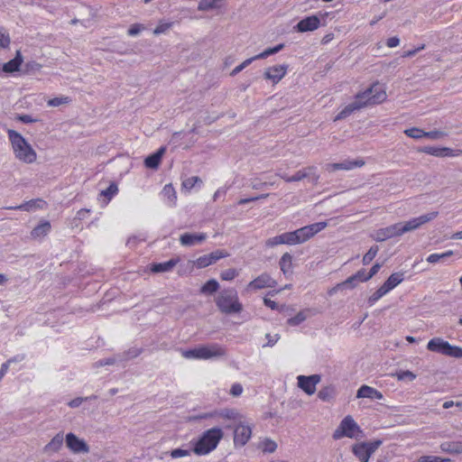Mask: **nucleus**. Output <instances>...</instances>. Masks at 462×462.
I'll list each match as a JSON object with an SVG mask.
<instances>
[{
    "instance_id": "1",
    "label": "nucleus",
    "mask_w": 462,
    "mask_h": 462,
    "mask_svg": "<svg viewBox=\"0 0 462 462\" xmlns=\"http://www.w3.org/2000/svg\"><path fill=\"white\" fill-rule=\"evenodd\" d=\"M386 99V93L382 87L375 83L355 97V101L346 106L335 117V121L342 120L352 113L369 105H375Z\"/></svg>"
},
{
    "instance_id": "2",
    "label": "nucleus",
    "mask_w": 462,
    "mask_h": 462,
    "mask_svg": "<svg viewBox=\"0 0 462 462\" xmlns=\"http://www.w3.org/2000/svg\"><path fill=\"white\" fill-rule=\"evenodd\" d=\"M386 99V93L382 87L375 83L355 97V101L346 106L335 117V121L342 120L352 113L369 105H375Z\"/></svg>"
},
{
    "instance_id": "3",
    "label": "nucleus",
    "mask_w": 462,
    "mask_h": 462,
    "mask_svg": "<svg viewBox=\"0 0 462 462\" xmlns=\"http://www.w3.org/2000/svg\"><path fill=\"white\" fill-rule=\"evenodd\" d=\"M7 135L17 160L27 164H31L36 161V152L20 133L9 129L7 130Z\"/></svg>"
},
{
    "instance_id": "4",
    "label": "nucleus",
    "mask_w": 462,
    "mask_h": 462,
    "mask_svg": "<svg viewBox=\"0 0 462 462\" xmlns=\"http://www.w3.org/2000/svg\"><path fill=\"white\" fill-rule=\"evenodd\" d=\"M223 437V431L220 428H212L204 432L202 437L197 441L194 452L198 455H206L215 449Z\"/></svg>"
},
{
    "instance_id": "5",
    "label": "nucleus",
    "mask_w": 462,
    "mask_h": 462,
    "mask_svg": "<svg viewBox=\"0 0 462 462\" xmlns=\"http://www.w3.org/2000/svg\"><path fill=\"white\" fill-rule=\"evenodd\" d=\"M217 308L225 314L239 313L243 307L234 289L222 291L216 300Z\"/></svg>"
},
{
    "instance_id": "6",
    "label": "nucleus",
    "mask_w": 462,
    "mask_h": 462,
    "mask_svg": "<svg viewBox=\"0 0 462 462\" xmlns=\"http://www.w3.org/2000/svg\"><path fill=\"white\" fill-rule=\"evenodd\" d=\"M183 357L187 359H210L213 357H220L226 355V350L217 344L209 346H200L196 348L183 350L181 352Z\"/></svg>"
},
{
    "instance_id": "7",
    "label": "nucleus",
    "mask_w": 462,
    "mask_h": 462,
    "mask_svg": "<svg viewBox=\"0 0 462 462\" xmlns=\"http://www.w3.org/2000/svg\"><path fill=\"white\" fill-rule=\"evenodd\" d=\"M364 436L363 430L355 421L352 416H346L339 423L333 433L334 439H340L344 437L358 439Z\"/></svg>"
},
{
    "instance_id": "8",
    "label": "nucleus",
    "mask_w": 462,
    "mask_h": 462,
    "mask_svg": "<svg viewBox=\"0 0 462 462\" xmlns=\"http://www.w3.org/2000/svg\"><path fill=\"white\" fill-rule=\"evenodd\" d=\"M427 349L446 356L462 358V347L452 346L441 337L431 338L428 342Z\"/></svg>"
},
{
    "instance_id": "9",
    "label": "nucleus",
    "mask_w": 462,
    "mask_h": 462,
    "mask_svg": "<svg viewBox=\"0 0 462 462\" xmlns=\"http://www.w3.org/2000/svg\"><path fill=\"white\" fill-rule=\"evenodd\" d=\"M438 211H431L420 217H413L406 222H399L398 224L401 235L402 236L405 233L419 229L424 224H427L430 221L435 219L438 217Z\"/></svg>"
},
{
    "instance_id": "10",
    "label": "nucleus",
    "mask_w": 462,
    "mask_h": 462,
    "mask_svg": "<svg viewBox=\"0 0 462 462\" xmlns=\"http://www.w3.org/2000/svg\"><path fill=\"white\" fill-rule=\"evenodd\" d=\"M328 223L327 222H317L309 226H305L303 227H300L299 229H296L293 231V234H295L296 239L298 244H302L311 237H313L316 234L323 230L325 227H327Z\"/></svg>"
},
{
    "instance_id": "11",
    "label": "nucleus",
    "mask_w": 462,
    "mask_h": 462,
    "mask_svg": "<svg viewBox=\"0 0 462 462\" xmlns=\"http://www.w3.org/2000/svg\"><path fill=\"white\" fill-rule=\"evenodd\" d=\"M298 386L308 395H312L316 392L317 384L321 381L319 374L299 375L297 377Z\"/></svg>"
},
{
    "instance_id": "12",
    "label": "nucleus",
    "mask_w": 462,
    "mask_h": 462,
    "mask_svg": "<svg viewBox=\"0 0 462 462\" xmlns=\"http://www.w3.org/2000/svg\"><path fill=\"white\" fill-rule=\"evenodd\" d=\"M66 445L73 453L76 454L89 452V447L86 441L78 438L72 432L66 435Z\"/></svg>"
},
{
    "instance_id": "13",
    "label": "nucleus",
    "mask_w": 462,
    "mask_h": 462,
    "mask_svg": "<svg viewBox=\"0 0 462 462\" xmlns=\"http://www.w3.org/2000/svg\"><path fill=\"white\" fill-rule=\"evenodd\" d=\"M228 255V253L224 250H216L208 254L199 256L196 260L195 264L198 268H205Z\"/></svg>"
},
{
    "instance_id": "14",
    "label": "nucleus",
    "mask_w": 462,
    "mask_h": 462,
    "mask_svg": "<svg viewBox=\"0 0 462 462\" xmlns=\"http://www.w3.org/2000/svg\"><path fill=\"white\" fill-rule=\"evenodd\" d=\"M277 282L268 273H263L253 281L246 287V290H261L264 288H274Z\"/></svg>"
},
{
    "instance_id": "15",
    "label": "nucleus",
    "mask_w": 462,
    "mask_h": 462,
    "mask_svg": "<svg viewBox=\"0 0 462 462\" xmlns=\"http://www.w3.org/2000/svg\"><path fill=\"white\" fill-rule=\"evenodd\" d=\"M401 236L402 235H401L399 224L395 223L389 226L376 230L375 233L373 235V238L377 242H383L387 239H390V238H393L395 236Z\"/></svg>"
},
{
    "instance_id": "16",
    "label": "nucleus",
    "mask_w": 462,
    "mask_h": 462,
    "mask_svg": "<svg viewBox=\"0 0 462 462\" xmlns=\"http://www.w3.org/2000/svg\"><path fill=\"white\" fill-rule=\"evenodd\" d=\"M252 429L248 425L239 423L234 430V443L236 446L243 447L250 439Z\"/></svg>"
},
{
    "instance_id": "17",
    "label": "nucleus",
    "mask_w": 462,
    "mask_h": 462,
    "mask_svg": "<svg viewBox=\"0 0 462 462\" xmlns=\"http://www.w3.org/2000/svg\"><path fill=\"white\" fill-rule=\"evenodd\" d=\"M320 26V19L318 15H310L300 20L295 29L300 32H313Z\"/></svg>"
},
{
    "instance_id": "18",
    "label": "nucleus",
    "mask_w": 462,
    "mask_h": 462,
    "mask_svg": "<svg viewBox=\"0 0 462 462\" xmlns=\"http://www.w3.org/2000/svg\"><path fill=\"white\" fill-rule=\"evenodd\" d=\"M305 178H310L313 184H317L319 180V175L317 173V167L309 166L302 170L298 171L294 175L290 177L289 180L300 181Z\"/></svg>"
},
{
    "instance_id": "19",
    "label": "nucleus",
    "mask_w": 462,
    "mask_h": 462,
    "mask_svg": "<svg viewBox=\"0 0 462 462\" xmlns=\"http://www.w3.org/2000/svg\"><path fill=\"white\" fill-rule=\"evenodd\" d=\"M365 164L363 160H354V161H344L338 163H328L326 165V171L329 172H333L336 171H349L354 168L362 167Z\"/></svg>"
},
{
    "instance_id": "20",
    "label": "nucleus",
    "mask_w": 462,
    "mask_h": 462,
    "mask_svg": "<svg viewBox=\"0 0 462 462\" xmlns=\"http://www.w3.org/2000/svg\"><path fill=\"white\" fill-rule=\"evenodd\" d=\"M287 69V65H275L269 67L264 71V78L273 81L274 84L278 83L286 75Z\"/></svg>"
},
{
    "instance_id": "21",
    "label": "nucleus",
    "mask_w": 462,
    "mask_h": 462,
    "mask_svg": "<svg viewBox=\"0 0 462 462\" xmlns=\"http://www.w3.org/2000/svg\"><path fill=\"white\" fill-rule=\"evenodd\" d=\"M207 238L205 233L191 234L184 233L180 236V242L184 246H193L198 244H201Z\"/></svg>"
},
{
    "instance_id": "22",
    "label": "nucleus",
    "mask_w": 462,
    "mask_h": 462,
    "mask_svg": "<svg viewBox=\"0 0 462 462\" xmlns=\"http://www.w3.org/2000/svg\"><path fill=\"white\" fill-rule=\"evenodd\" d=\"M356 398H368L371 400H382L383 395L381 392L368 385H362L356 393Z\"/></svg>"
},
{
    "instance_id": "23",
    "label": "nucleus",
    "mask_w": 462,
    "mask_h": 462,
    "mask_svg": "<svg viewBox=\"0 0 462 462\" xmlns=\"http://www.w3.org/2000/svg\"><path fill=\"white\" fill-rule=\"evenodd\" d=\"M45 206L46 202L44 200L36 199L26 201L19 206L7 207L6 209L32 211L38 208H43Z\"/></svg>"
},
{
    "instance_id": "24",
    "label": "nucleus",
    "mask_w": 462,
    "mask_h": 462,
    "mask_svg": "<svg viewBox=\"0 0 462 462\" xmlns=\"http://www.w3.org/2000/svg\"><path fill=\"white\" fill-rule=\"evenodd\" d=\"M420 151L437 157H453L456 155L454 151L448 147L424 146Z\"/></svg>"
},
{
    "instance_id": "25",
    "label": "nucleus",
    "mask_w": 462,
    "mask_h": 462,
    "mask_svg": "<svg viewBox=\"0 0 462 462\" xmlns=\"http://www.w3.org/2000/svg\"><path fill=\"white\" fill-rule=\"evenodd\" d=\"M165 152L166 147L162 146L157 152L147 156L144 160L145 167L149 169H157Z\"/></svg>"
},
{
    "instance_id": "26",
    "label": "nucleus",
    "mask_w": 462,
    "mask_h": 462,
    "mask_svg": "<svg viewBox=\"0 0 462 462\" xmlns=\"http://www.w3.org/2000/svg\"><path fill=\"white\" fill-rule=\"evenodd\" d=\"M23 63V57L20 51H16V55L14 59L5 63L2 67V71L5 73H13L19 71L20 67Z\"/></svg>"
},
{
    "instance_id": "27",
    "label": "nucleus",
    "mask_w": 462,
    "mask_h": 462,
    "mask_svg": "<svg viewBox=\"0 0 462 462\" xmlns=\"http://www.w3.org/2000/svg\"><path fill=\"white\" fill-rule=\"evenodd\" d=\"M354 455L358 458L360 462H368L371 455L367 450L366 445L363 442L355 444L352 447Z\"/></svg>"
},
{
    "instance_id": "28",
    "label": "nucleus",
    "mask_w": 462,
    "mask_h": 462,
    "mask_svg": "<svg viewBox=\"0 0 462 462\" xmlns=\"http://www.w3.org/2000/svg\"><path fill=\"white\" fill-rule=\"evenodd\" d=\"M179 259H171L167 262L153 263L151 266L152 273H167L171 272L178 263Z\"/></svg>"
},
{
    "instance_id": "29",
    "label": "nucleus",
    "mask_w": 462,
    "mask_h": 462,
    "mask_svg": "<svg viewBox=\"0 0 462 462\" xmlns=\"http://www.w3.org/2000/svg\"><path fill=\"white\" fill-rule=\"evenodd\" d=\"M440 449L451 455L462 454V441H445L441 443Z\"/></svg>"
},
{
    "instance_id": "30",
    "label": "nucleus",
    "mask_w": 462,
    "mask_h": 462,
    "mask_svg": "<svg viewBox=\"0 0 462 462\" xmlns=\"http://www.w3.org/2000/svg\"><path fill=\"white\" fill-rule=\"evenodd\" d=\"M162 196L166 199V203L169 207H174L176 205V190L171 184H167L163 187Z\"/></svg>"
},
{
    "instance_id": "31",
    "label": "nucleus",
    "mask_w": 462,
    "mask_h": 462,
    "mask_svg": "<svg viewBox=\"0 0 462 462\" xmlns=\"http://www.w3.org/2000/svg\"><path fill=\"white\" fill-rule=\"evenodd\" d=\"M51 226L49 221H42L32 230L31 236L33 238L43 237L51 231Z\"/></svg>"
},
{
    "instance_id": "32",
    "label": "nucleus",
    "mask_w": 462,
    "mask_h": 462,
    "mask_svg": "<svg viewBox=\"0 0 462 462\" xmlns=\"http://www.w3.org/2000/svg\"><path fill=\"white\" fill-rule=\"evenodd\" d=\"M63 433L60 432L44 447L45 452H57L63 444Z\"/></svg>"
},
{
    "instance_id": "33",
    "label": "nucleus",
    "mask_w": 462,
    "mask_h": 462,
    "mask_svg": "<svg viewBox=\"0 0 462 462\" xmlns=\"http://www.w3.org/2000/svg\"><path fill=\"white\" fill-rule=\"evenodd\" d=\"M403 281V273H394L383 282L384 287L390 291Z\"/></svg>"
},
{
    "instance_id": "34",
    "label": "nucleus",
    "mask_w": 462,
    "mask_h": 462,
    "mask_svg": "<svg viewBox=\"0 0 462 462\" xmlns=\"http://www.w3.org/2000/svg\"><path fill=\"white\" fill-rule=\"evenodd\" d=\"M352 280H356L358 282H366V281L370 280V278H368V274L365 272V269H361L357 273H356L355 274H353L350 277H348L345 282H343L341 283H338L337 286L345 287V286L347 285V282H350Z\"/></svg>"
},
{
    "instance_id": "35",
    "label": "nucleus",
    "mask_w": 462,
    "mask_h": 462,
    "mask_svg": "<svg viewBox=\"0 0 462 462\" xmlns=\"http://www.w3.org/2000/svg\"><path fill=\"white\" fill-rule=\"evenodd\" d=\"M223 0H200L198 5L199 11H209L220 7Z\"/></svg>"
},
{
    "instance_id": "36",
    "label": "nucleus",
    "mask_w": 462,
    "mask_h": 462,
    "mask_svg": "<svg viewBox=\"0 0 462 462\" xmlns=\"http://www.w3.org/2000/svg\"><path fill=\"white\" fill-rule=\"evenodd\" d=\"M258 448L264 453H273L277 448V444L271 439H264L259 443Z\"/></svg>"
},
{
    "instance_id": "37",
    "label": "nucleus",
    "mask_w": 462,
    "mask_h": 462,
    "mask_svg": "<svg viewBox=\"0 0 462 462\" xmlns=\"http://www.w3.org/2000/svg\"><path fill=\"white\" fill-rule=\"evenodd\" d=\"M279 265L283 273L289 272L292 265V256L289 253H285L280 259Z\"/></svg>"
},
{
    "instance_id": "38",
    "label": "nucleus",
    "mask_w": 462,
    "mask_h": 462,
    "mask_svg": "<svg viewBox=\"0 0 462 462\" xmlns=\"http://www.w3.org/2000/svg\"><path fill=\"white\" fill-rule=\"evenodd\" d=\"M219 288L218 282L215 279L208 280L200 289V292L204 294H212Z\"/></svg>"
},
{
    "instance_id": "39",
    "label": "nucleus",
    "mask_w": 462,
    "mask_h": 462,
    "mask_svg": "<svg viewBox=\"0 0 462 462\" xmlns=\"http://www.w3.org/2000/svg\"><path fill=\"white\" fill-rule=\"evenodd\" d=\"M283 47H284V44L281 43V44L276 45L275 47L268 48L265 51H263V52L254 56V59L255 60H260V59H265L270 55L279 52L281 50L283 49Z\"/></svg>"
},
{
    "instance_id": "40",
    "label": "nucleus",
    "mask_w": 462,
    "mask_h": 462,
    "mask_svg": "<svg viewBox=\"0 0 462 462\" xmlns=\"http://www.w3.org/2000/svg\"><path fill=\"white\" fill-rule=\"evenodd\" d=\"M334 395L335 388L333 386H326L322 388L318 393V397L324 402L330 401Z\"/></svg>"
},
{
    "instance_id": "41",
    "label": "nucleus",
    "mask_w": 462,
    "mask_h": 462,
    "mask_svg": "<svg viewBox=\"0 0 462 462\" xmlns=\"http://www.w3.org/2000/svg\"><path fill=\"white\" fill-rule=\"evenodd\" d=\"M389 291L383 284L376 291H374L369 298L368 303L369 305H374L378 300H380L383 295H385Z\"/></svg>"
},
{
    "instance_id": "42",
    "label": "nucleus",
    "mask_w": 462,
    "mask_h": 462,
    "mask_svg": "<svg viewBox=\"0 0 462 462\" xmlns=\"http://www.w3.org/2000/svg\"><path fill=\"white\" fill-rule=\"evenodd\" d=\"M451 255H453V251H447L442 254H431L428 256L427 262L430 263H436L440 260L446 259Z\"/></svg>"
},
{
    "instance_id": "43",
    "label": "nucleus",
    "mask_w": 462,
    "mask_h": 462,
    "mask_svg": "<svg viewBox=\"0 0 462 462\" xmlns=\"http://www.w3.org/2000/svg\"><path fill=\"white\" fill-rule=\"evenodd\" d=\"M379 251V247L377 245L372 246L368 252L363 257V264L366 265L372 262V260L376 256Z\"/></svg>"
},
{
    "instance_id": "44",
    "label": "nucleus",
    "mask_w": 462,
    "mask_h": 462,
    "mask_svg": "<svg viewBox=\"0 0 462 462\" xmlns=\"http://www.w3.org/2000/svg\"><path fill=\"white\" fill-rule=\"evenodd\" d=\"M197 183L201 184V179L198 176H192L182 181V187L188 190H190Z\"/></svg>"
},
{
    "instance_id": "45",
    "label": "nucleus",
    "mask_w": 462,
    "mask_h": 462,
    "mask_svg": "<svg viewBox=\"0 0 462 462\" xmlns=\"http://www.w3.org/2000/svg\"><path fill=\"white\" fill-rule=\"evenodd\" d=\"M404 134L412 139H420L424 137V131L417 127H411L404 130Z\"/></svg>"
},
{
    "instance_id": "46",
    "label": "nucleus",
    "mask_w": 462,
    "mask_h": 462,
    "mask_svg": "<svg viewBox=\"0 0 462 462\" xmlns=\"http://www.w3.org/2000/svg\"><path fill=\"white\" fill-rule=\"evenodd\" d=\"M11 40L9 33L6 32V30L0 26V47L1 48H8L10 45Z\"/></svg>"
},
{
    "instance_id": "47",
    "label": "nucleus",
    "mask_w": 462,
    "mask_h": 462,
    "mask_svg": "<svg viewBox=\"0 0 462 462\" xmlns=\"http://www.w3.org/2000/svg\"><path fill=\"white\" fill-rule=\"evenodd\" d=\"M70 98L69 97H57L48 100L47 105L49 106H59L60 105L69 104Z\"/></svg>"
},
{
    "instance_id": "48",
    "label": "nucleus",
    "mask_w": 462,
    "mask_h": 462,
    "mask_svg": "<svg viewBox=\"0 0 462 462\" xmlns=\"http://www.w3.org/2000/svg\"><path fill=\"white\" fill-rule=\"evenodd\" d=\"M238 275V272L236 269L229 268L225 271H223L220 273V278L223 281H232Z\"/></svg>"
},
{
    "instance_id": "49",
    "label": "nucleus",
    "mask_w": 462,
    "mask_h": 462,
    "mask_svg": "<svg viewBox=\"0 0 462 462\" xmlns=\"http://www.w3.org/2000/svg\"><path fill=\"white\" fill-rule=\"evenodd\" d=\"M306 319H307V316L304 314V312L303 311H300L297 315H295L294 317L289 319L287 320V323L290 326H298L301 322H303Z\"/></svg>"
},
{
    "instance_id": "50",
    "label": "nucleus",
    "mask_w": 462,
    "mask_h": 462,
    "mask_svg": "<svg viewBox=\"0 0 462 462\" xmlns=\"http://www.w3.org/2000/svg\"><path fill=\"white\" fill-rule=\"evenodd\" d=\"M173 23H164L160 22L159 24L156 26V28L153 30V34L159 35L162 33H165L168 30H170L172 26Z\"/></svg>"
},
{
    "instance_id": "51",
    "label": "nucleus",
    "mask_w": 462,
    "mask_h": 462,
    "mask_svg": "<svg viewBox=\"0 0 462 462\" xmlns=\"http://www.w3.org/2000/svg\"><path fill=\"white\" fill-rule=\"evenodd\" d=\"M282 236L283 245H298V242L296 239L297 236L295 234H293V231L283 233V234H282Z\"/></svg>"
},
{
    "instance_id": "52",
    "label": "nucleus",
    "mask_w": 462,
    "mask_h": 462,
    "mask_svg": "<svg viewBox=\"0 0 462 462\" xmlns=\"http://www.w3.org/2000/svg\"><path fill=\"white\" fill-rule=\"evenodd\" d=\"M118 191L117 185L114 182H112L108 188L101 191V195L104 197H106L108 199H111V198L116 195Z\"/></svg>"
},
{
    "instance_id": "53",
    "label": "nucleus",
    "mask_w": 462,
    "mask_h": 462,
    "mask_svg": "<svg viewBox=\"0 0 462 462\" xmlns=\"http://www.w3.org/2000/svg\"><path fill=\"white\" fill-rule=\"evenodd\" d=\"M255 60L254 59V57H251L249 59H246L245 60H244L240 65L236 66L230 73L231 76H236L237 75L239 72H241L244 69H245L247 66H249L253 61H254Z\"/></svg>"
},
{
    "instance_id": "54",
    "label": "nucleus",
    "mask_w": 462,
    "mask_h": 462,
    "mask_svg": "<svg viewBox=\"0 0 462 462\" xmlns=\"http://www.w3.org/2000/svg\"><path fill=\"white\" fill-rule=\"evenodd\" d=\"M423 134H424V137H428L432 140H438V139H441V138H444L445 136H447V134L445 132L439 131V130H434V131H430V132L424 131Z\"/></svg>"
},
{
    "instance_id": "55",
    "label": "nucleus",
    "mask_w": 462,
    "mask_h": 462,
    "mask_svg": "<svg viewBox=\"0 0 462 462\" xmlns=\"http://www.w3.org/2000/svg\"><path fill=\"white\" fill-rule=\"evenodd\" d=\"M448 458H441L437 456H422L420 457L417 462H449Z\"/></svg>"
},
{
    "instance_id": "56",
    "label": "nucleus",
    "mask_w": 462,
    "mask_h": 462,
    "mask_svg": "<svg viewBox=\"0 0 462 462\" xmlns=\"http://www.w3.org/2000/svg\"><path fill=\"white\" fill-rule=\"evenodd\" d=\"M278 245H283V240H282V235L271 237L265 241V245L267 247H273Z\"/></svg>"
},
{
    "instance_id": "57",
    "label": "nucleus",
    "mask_w": 462,
    "mask_h": 462,
    "mask_svg": "<svg viewBox=\"0 0 462 462\" xmlns=\"http://www.w3.org/2000/svg\"><path fill=\"white\" fill-rule=\"evenodd\" d=\"M142 30H144V26L140 23H134L128 29L127 33L129 36H136Z\"/></svg>"
},
{
    "instance_id": "58",
    "label": "nucleus",
    "mask_w": 462,
    "mask_h": 462,
    "mask_svg": "<svg viewBox=\"0 0 462 462\" xmlns=\"http://www.w3.org/2000/svg\"><path fill=\"white\" fill-rule=\"evenodd\" d=\"M397 378L399 380L408 379L410 381H413L416 378V375L411 371H401L397 373Z\"/></svg>"
},
{
    "instance_id": "59",
    "label": "nucleus",
    "mask_w": 462,
    "mask_h": 462,
    "mask_svg": "<svg viewBox=\"0 0 462 462\" xmlns=\"http://www.w3.org/2000/svg\"><path fill=\"white\" fill-rule=\"evenodd\" d=\"M366 445L367 450L369 451L370 455L372 456L373 453L381 446L382 441L381 440H374L372 442H363Z\"/></svg>"
},
{
    "instance_id": "60",
    "label": "nucleus",
    "mask_w": 462,
    "mask_h": 462,
    "mask_svg": "<svg viewBox=\"0 0 462 462\" xmlns=\"http://www.w3.org/2000/svg\"><path fill=\"white\" fill-rule=\"evenodd\" d=\"M188 455H189V450L187 449L176 448L171 451V456L172 458L186 457Z\"/></svg>"
},
{
    "instance_id": "61",
    "label": "nucleus",
    "mask_w": 462,
    "mask_h": 462,
    "mask_svg": "<svg viewBox=\"0 0 462 462\" xmlns=\"http://www.w3.org/2000/svg\"><path fill=\"white\" fill-rule=\"evenodd\" d=\"M16 119L24 124L35 123L38 121V119L32 117L30 115H19Z\"/></svg>"
},
{
    "instance_id": "62",
    "label": "nucleus",
    "mask_w": 462,
    "mask_h": 462,
    "mask_svg": "<svg viewBox=\"0 0 462 462\" xmlns=\"http://www.w3.org/2000/svg\"><path fill=\"white\" fill-rule=\"evenodd\" d=\"M243 393V386L240 383H234L230 389V394L239 396Z\"/></svg>"
},
{
    "instance_id": "63",
    "label": "nucleus",
    "mask_w": 462,
    "mask_h": 462,
    "mask_svg": "<svg viewBox=\"0 0 462 462\" xmlns=\"http://www.w3.org/2000/svg\"><path fill=\"white\" fill-rule=\"evenodd\" d=\"M13 363V359H8L5 363L2 364L1 369H0V381L2 378L7 373V370L9 368V365Z\"/></svg>"
},
{
    "instance_id": "64",
    "label": "nucleus",
    "mask_w": 462,
    "mask_h": 462,
    "mask_svg": "<svg viewBox=\"0 0 462 462\" xmlns=\"http://www.w3.org/2000/svg\"><path fill=\"white\" fill-rule=\"evenodd\" d=\"M399 44H400V39L397 36L391 37L386 42V45L389 48L397 47Z\"/></svg>"
}]
</instances>
